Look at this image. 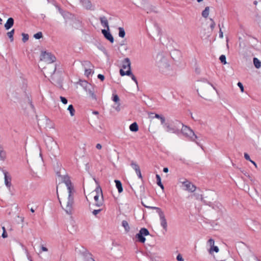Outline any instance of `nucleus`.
Returning a JSON list of instances; mask_svg holds the SVG:
<instances>
[{"instance_id":"nucleus-1","label":"nucleus","mask_w":261,"mask_h":261,"mask_svg":"<svg viewBox=\"0 0 261 261\" xmlns=\"http://www.w3.org/2000/svg\"><path fill=\"white\" fill-rule=\"evenodd\" d=\"M156 65L159 71L165 75L171 74V68L168 60L162 54H158L156 58Z\"/></svg>"},{"instance_id":"nucleus-2","label":"nucleus","mask_w":261,"mask_h":261,"mask_svg":"<svg viewBox=\"0 0 261 261\" xmlns=\"http://www.w3.org/2000/svg\"><path fill=\"white\" fill-rule=\"evenodd\" d=\"M175 124L180 125V126H182L181 132L184 136L189 138L190 140L195 142L198 145H199V143L196 141V139H197L198 137L195 134L192 129L176 120H175Z\"/></svg>"},{"instance_id":"nucleus-3","label":"nucleus","mask_w":261,"mask_h":261,"mask_svg":"<svg viewBox=\"0 0 261 261\" xmlns=\"http://www.w3.org/2000/svg\"><path fill=\"white\" fill-rule=\"evenodd\" d=\"M44 70L46 73L50 76L51 80L53 82L60 81L61 77V73L58 71L56 72V66L49 65L44 68Z\"/></svg>"},{"instance_id":"nucleus-4","label":"nucleus","mask_w":261,"mask_h":261,"mask_svg":"<svg viewBox=\"0 0 261 261\" xmlns=\"http://www.w3.org/2000/svg\"><path fill=\"white\" fill-rule=\"evenodd\" d=\"M95 192L96 193L94 196L95 205L100 207L103 205V194L102 189L99 185L96 188Z\"/></svg>"},{"instance_id":"nucleus-5","label":"nucleus","mask_w":261,"mask_h":261,"mask_svg":"<svg viewBox=\"0 0 261 261\" xmlns=\"http://www.w3.org/2000/svg\"><path fill=\"white\" fill-rule=\"evenodd\" d=\"M40 60L44 61L48 64L52 63L56 61V58L50 53L42 51L40 55Z\"/></svg>"},{"instance_id":"nucleus-6","label":"nucleus","mask_w":261,"mask_h":261,"mask_svg":"<svg viewBox=\"0 0 261 261\" xmlns=\"http://www.w3.org/2000/svg\"><path fill=\"white\" fill-rule=\"evenodd\" d=\"M68 201L67 202V204L66 206V208L64 209L66 213L68 214H71L72 210V205L74 203V198L73 196V194L74 193V190L73 191H68Z\"/></svg>"},{"instance_id":"nucleus-7","label":"nucleus","mask_w":261,"mask_h":261,"mask_svg":"<svg viewBox=\"0 0 261 261\" xmlns=\"http://www.w3.org/2000/svg\"><path fill=\"white\" fill-rule=\"evenodd\" d=\"M173 125H170L169 123L165 122L163 125L166 132L173 134H178L180 131V125L176 124L175 121L173 122Z\"/></svg>"},{"instance_id":"nucleus-8","label":"nucleus","mask_w":261,"mask_h":261,"mask_svg":"<svg viewBox=\"0 0 261 261\" xmlns=\"http://www.w3.org/2000/svg\"><path fill=\"white\" fill-rule=\"evenodd\" d=\"M148 235H149V231L146 228H142L139 230V233L136 234V238L137 239L138 242L144 243L146 241L145 237Z\"/></svg>"},{"instance_id":"nucleus-9","label":"nucleus","mask_w":261,"mask_h":261,"mask_svg":"<svg viewBox=\"0 0 261 261\" xmlns=\"http://www.w3.org/2000/svg\"><path fill=\"white\" fill-rule=\"evenodd\" d=\"M80 253L83 256L84 261H95L92 257V254L87 249L82 247Z\"/></svg>"},{"instance_id":"nucleus-10","label":"nucleus","mask_w":261,"mask_h":261,"mask_svg":"<svg viewBox=\"0 0 261 261\" xmlns=\"http://www.w3.org/2000/svg\"><path fill=\"white\" fill-rule=\"evenodd\" d=\"M45 142L47 148L50 151H51L54 148L57 147V144L54 141L53 138L47 137L45 139Z\"/></svg>"},{"instance_id":"nucleus-11","label":"nucleus","mask_w":261,"mask_h":261,"mask_svg":"<svg viewBox=\"0 0 261 261\" xmlns=\"http://www.w3.org/2000/svg\"><path fill=\"white\" fill-rule=\"evenodd\" d=\"M0 170H2L4 174L5 184L6 186L10 189L11 186L12 180L11 175L9 174V173L7 171L2 169L1 167Z\"/></svg>"},{"instance_id":"nucleus-12","label":"nucleus","mask_w":261,"mask_h":261,"mask_svg":"<svg viewBox=\"0 0 261 261\" xmlns=\"http://www.w3.org/2000/svg\"><path fill=\"white\" fill-rule=\"evenodd\" d=\"M182 184L184 185V186L186 187V190L188 191L191 192H193L196 190V187L195 185L192 184L191 182L189 181L186 180L185 181H183Z\"/></svg>"},{"instance_id":"nucleus-13","label":"nucleus","mask_w":261,"mask_h":261,"mask_svg":"<svg viewBox=\"0 0 261 261\" xmlns=\"http://www.w3.org/2000/svg\"><path fill=\"white\" fill-rule=\"evenodd\" d=\"M120 74L121 76L128 75L130 76L132 79L135 82L137 85H138V81L136 77L132 73L131 70H127L124 71L122 69L120 70Z\"/></svg>"},{"instance_id":"nucleus-14","label":"nucleus","mask_w":261,"mask_h":261,"mask_svg":"<svg viewBox=\"0 0 261 261\" xmlns=\"http://www.w3.org/2000/svg\"><path fill=\"white\" fill-rule=\"evenodd\" d=\"M80 2L82 6L86 10H94L90 0H80Z\"/></svg>"},{"instance_id":"nucleus-15","label":"nucleus","mask_w":261,"mask_h":261,"mask_svg":"<svg viewBox=\"0 0 261 261\" xmlns=\"http://www.w3.org/2000/svg\"><path fill=\"white\" fill-rule=\"evenodd\" d=\"M160 217V219L161 221V225L163 228V229L167 231V223L165 218V216L164 215V212L159 215Z\"/></svg>"},{"instance_id":"nucleus-16","label":"nucleus","mask_w":261,"mask_h":261,"mask_svg":"<svg viewBox=\"0 0 261 261\" xmlns=\"http://www.w3.org/2000/svg\"><path fill=\"white\" fill-rule=\"evenodd\" d=\"M102 34L103 35L105 38H106L107 40H108L110 42L113 43L114 42V38L112 34L110 33V31L108 30V29L105 30H101Z\"/></svg>"},{"instance_id":"nucleus-17","label":"nucleus","mask_w":261,"mask_h":261,"mask_svg":"<svg viewBox=\"0 0 261 261\" xmlns=\"http://www.w3.org/2000/svg\"><path fill=\"white\" fill-rule=\"evenodd\" d=\"M122 67L123 69L128 68V70H131L130 68V61L128 58H125L122 62Z\"/></svg>"},{"instance_id":"nucleus-18","label":"nucleus","mask_w":261,"mask_h":261,"mask_svg":"<svg viewBox=\"0 0 261 261\" xmlns=\"http://www.w3.org/2000/svg\"><path fill=\"white\" fill-rule=\"evenodd\" d=\"M64 182L67 187L68 191L74 190L73 186L72 185L71 181L68 177L64 178Z\"/></svg>"},{"instance_id":"nucleus-19","label":"nucleus","mask_w":261,"mask_h":261,"mask_svg":"<svg viewBox=\"0 0 261 261\" xmlns=\"http://www.w3.org/2000/svg\"><path fill=\"white\" fill-rule=\"evenodd\" d=\"M99 20L101 25L103 27L107 28V29H108V30L109 31V23L106 17L104 16L100 17Z\"/></svg>"},{"instance_id":"nucleus-20","label":"nucleus","mask_w":261,"mask_h":261,"mask_svg":"<svg viewBox=\"0 0 261 261\" xmlns=\"http://www.w3.org/2000/svg\"><path fill=\"white\" fill-rule=\"evenodd\" d=\"M14 24V19L12 17L8 19L6 23L5 24V28L7 30H9Z\"/></svg>"},{"instance_id":"nucleus-21","label":"nucleus","mask_w":261,"mask_h":261,"mask_svg":"<svg viewBox=\"0 0 261 261\" xmlns=\"http://www.w3.org/2000/svg\"><path fill=\"white\" fill-rule=\"evenodd\" d=\"M151 115H154V116H151L152 118H155L159 119L161 121V124H164L165 122V118L162 115H159L158 114H154L153 113H151Z\"/></svg>"},{"instance_id":"nucleus-22","label":"nucleus","mask_w":261,"mask_h":261,"mask_svg":"<svg viewBox=\"0 0 261 261\" xmlns=\"http://www.w3.org/2000/svg\"><path fill=\"white\" fill-rule=\"evenodd\" d=\"M6 158V152L4 150L3 147L0 144V160L4 161Z\"/></svg>"},{"instance_id":"nucleus-23","label":"nucleus","mask_w":261,"mask_h":261,"mask_svg":"<svg viewBox=\"0 0 261 261\" xmlns=\"http://www.w3.org/2000/svg\"><path fill=\"white\" fill-rule=\"evenodd\" d=\"M115 182L116 184V187L118 189V192L119 193H121L123 191V188L121 181L119 180L116 179L115 180Z\"/></svg>"},{"instance_id":"nucleus-24","label":"nucleus","mask_w":261,"mask_h":261,"mask_svg":"<svg viewBox=\"0 0 261 261\" xmlns=\"http://www.w3.org/2000/svg\"><path fill=\"white\" fill-rule=\"evenodd\" d=\"M129 129L133 132H136L138 130L139 127L136 122H134L129 125Z\"/></svg>"},{"instance_id":"nucleus-25","label":"nucleus","mask_w":261,"mask_h":261,"mask_svg":"<svg viewBox=\"0 0 261 261\" xmlns=\"http://www.w3.org/2000/svg\"><path fill=\"white\" fill-rule=\"evenodd\" d=\"M210 12V8L209 7H206L204 10L202 12V16L204 18H206L208 17Z\"/></svg>"},{"instance_id":"nucleus-26","label":"nucleus","mask_w":261,"mask_h":261,"mask_svg":"<svg viewBox=\"0 0 261 261\" xmlns=\"http://www.w3.org/2000/svg\"><path fill=\"white\" fill-rule=\"evenodd\" d=\"M253 64L256 68H259L261 66V62L256 58H253Z\"/></svg>"},{"instance_id":"nucleus-27","label":"nucleus","mask_w":261,"mask_h":261,"mask_svg":"<svg viewBox=\"0 0 261 261\" xmlns=\"http://www.w3.org/2000/svg\"><path fill=\"white\" fill-rule=\"evenodd\" d=\"M156 184L160 186L162 189H164V186L161 182V178L159 174H156Z\"/></svg>"},{"instance_id":"nucleus-28","label":"nucleus","mask_w":261,"mask_h":261,"mask_svg":"<svg viewBox=\"0 0 261 261\" xmlns=\"http://www.w3.org/2000/svg\"><path fill=\"white\" fill-rule=\"evenodd\" d=\"M79 84L80 85H81L83 87H84L86 90L88 88L89 86L90 85L88 84V83L86 81H82L80 80L79 81Z\"/></svg>"},{"instance_id":"nucleus-29","label":"nucleus","mask_w":261,"mask_h":261,"mask_svg":"<svg viewBox=\"0 0 261 261\" xmlns=\"http://www.w3.org/2000/svg\"><path fill=\"white\" fill-rule=\"evenodd\" d=\"M130 166L135 170V171H138V170H139V169H140L139 166L133 161H131Z\"/></svg>"},{"instance_id":"nucleus-30","label":"nucleus","mask_w":261,"mask_h":261,"mask_svg":"<svg viewBox=\"0 0 261 261\" xmlns=\"http://www.w3.org/2000/svg\"><path fill=\"white\" fill-rule=\"evenodd\" d=\"M14 29L12 30L11 31L7 33V36L9 38L10 41L13 42L14 40L13 35L14 34Z\"/></svg>"},{"instance_id":"nucleus-31","label":"nucleus","mask_w":261,"mask_h":261,"mask_svg":"<svg viewBox=\"0 0 261 261\" xmlns=\"http://www.w3.org/2000/svg\"><path fill=\"white\" fill-rule=\"evenodd\" d=\"M122 225L124 228L125 230L126 231H128L129 230V226L128 222L126 220H123L122 222Z\"/></svg>"},{"instance_id":"nucleus-32","label":"nucleus","mask_w":261,"mask_h":261,"mask_svg":"<svg viewBox=\"0 0 261 261\" xmlns=\"http://www.w3.org/2000/svg\"><path fill=\"white\" fill-rule=\"evenodd\" d=\"M119 36L121 38H124L125 35V32L123 28L119 27Z\"/></svg>"},{"instance_id":"nucleus-33","label":"nucleus","mask_w":261,"mask_h":261,"mask_svg":"<svg viewBox=\"0 0 261 261\" xmlns=\"http://www.w3.org/2000/svg\"><path fill=\"white\" fill-rule=\"evenodd\" d=\"M145 206L147 207V208L152 209V210H155L156 212L158 213V214L159 215H160L161 213H163L162 210L160 207H155V206Z\"/></svg>"},{"instance_id":"nucleus-34","label":"nucleus","mask_w":261,"mask_h":261,"mask_svg":"<svg viewBox=\"0 0 261 261\" xmlns=\"http://www.w3.org/2000/svg\"><path fill=\"white\" fill-rule=\"evenodd\" d=\"M219 249L217 246H213L210 248L208 252L210 254H212L213 252H218Z\"/></svg>"},{"instance_id":"nucleus-35","label":"nucleus","mask_w":261,"mask_h":261,"mask_svg":"<svg viewBox=\"0 0 261 261\" xmlns=\"http://www.w3.org/2000/svg\"><path fill=\"white\" fill-rule=\"evenodd\" d=\"M67 110L69 111L70 115L71 116L74 115L75 110L73 108V106L72 105H70L68 106Z\"/></svg>"},{"instance_id":"nucleus-36","label":"nucleus","mask_w":261,"mask_h":261,"mask_svg":"<svg viewBox=\"0 0 261 261\" xmlns=\"http://www.w3.org/2000/svg\"><path fill=\"white\" fill-rule=\"evenodd\" d=\"M57 8H58V11L59 12H60V13L63 16V17H65V16H66V14H69L68 12H65L60 7H58V6H57Z\"/></svg>"},{"instance_id":"nucleus-37","label":"nucleus","mask_w":261,"mask_h":261,"mask_svg":"<svg viewBox=\"0 0 261 261\" xmlns=\"http://www.w3.org/2000/svg\"><path fill=\"white\" fill-rule=\"evenodd\" d=\"M22 40L23 42H25L26 41H27L29 40V36L28 34H25V33H22Z\"/></svg>"},{"instance_id":"nucleus-38","label":"nucleus","mask_w":261,"mask_h":261,"mask_svg":"<svg viewBox=\"0 0 261 261\" xmlns=\"http://www.w3.org/2000/svg\"><path fill=\"white\" fill-rule=\"evenodd\" d=\"M88 93H89V94L90 95V96L94 99H96V95L95 94H94V92L91 89H89L88 90Z\"/></svg>"},{"instance_id":"nucleus-39","label":"nucleus","mask_w":261,"mask_h":261,"mask_svg":"<svg viewBox=\"0 0 261 261\" xmlns=\"http://www.w3.org/2000/svg\"><path fill=\"white\" fill-rule=\"evenodd\" d=\"M42 33L41 32H38L37 33L34 34V37L37 39H39L42 37Z\"/></svg>"},{"instance_id":"nucleus-40","label":"nucleus","mask_w":261,"mask_h":261,"mask_svg":"<svg viewBox=\"0 0 261 261\" xmlns=\"http://www.w3.org/2000/svg\"><path fill=\"white\" fill-rule=\"evenodd\" d=\"M219 60L224 64H225L226 63V57L225 55H222L221 56H220Z\"/></svg>"},{"instance_id":"nucleus-41","label":"nucleus","mask_w":261,"mask_h":261,"mask_svg":"<svg viewBox=\"0 0 261 261\" xmlns=\"http://www.w3.org/2000/svg\"><path fill=\"white\" fill-rule=\"evenodd\" d=\"M92 73V69L90 68L86 69L85 68V75L88 77L89 75H90Z\"/></svg>"},{"instance_id":"nucleus-42","label":"nucleus","mask_w":261,"mask_h":261,"mask_svg":"<svg viewBox=\"0 0 261 261\" xmlns=\"http://www.w3.org/2000/svg\"><path fill=\"white\" fill-rule=\"evenodd\" d=\"M113 100L116 103H118L119 101V96L115 94L113 95Z\"/></svg>"},{"instance_id":"nucleus-43","label":"nucleus","mask_w":261,"mask_h":261,"mask_svg":"<svg viewBox=\"0 0 261 261\" xmlns=\"http://www.w3.org/2000/svg\"><path fill=\"white\" fill-rule=\"evenodd\" d=\"M207 244L211 247L214 246L215 241L213 239H210L207 241Z\"/></svg>"},{"instance_id":"nucleus-44","label":"nucleus","mask_w":261,"mask_h":261,"mask_svg":"<svg viewBox=\"0 0 261 261\" xmlns=\"http://www.w3.org/2000/svg\"><path fill=\"white\" fill-rule=\"evenodd\" d=\"M210 20L211 21V24H210V28L213 30L215 27L216 23H215L214 20L212 18H210Z\"/></svg>"},{"instance_id":"nucleus-45","label":"nucleus","mask_w":261,"mask_h":261,"mask_svg":"<svg viewBox=\"0 0 261 261\" xmlns=\"http://www.w3.org/2000/svg\"><path fill=\"white\" fill-rule=\"evenodd\" d=\"M83 65L85 66H86V67H90L92 66L91 63L89 61H84V63H83Z\"/></svg>"},{"instance_id":"nucleus-46","label":"nucleus","mask_w":261,"mask_h":261,"mask_svg":"<svg viewBox=\"0 0 261 261\" xmlns=\"http://www.w3.org/2000/svg\"><path fill=\"white\" fill-rule=\"evenodd\" d=\"M60 99L63 103H64V104L67 103L68 101H67V99L65 97H63V96H60Z\"/></svg>"},{"instance_id":"nucleus-47","label":"nucleus","mask_w":261,"mask_h":261,"mask_svg":"<svg viewBox=\"0 0 261 261\" xmlns=\"http://www.w3.org/2000/svg\"><path fill=\"white\" fill-rule=\"evenodd\" d=\"M136 173L137 175H138V177L142 179V174H141V172L140 169H139V170H138V171H136Z\"/></svg>"},{"instance_id":"nucleus-48","label":"nucleus","mask_w":261,"mask_h":261,"mask_svg":"<svg viewBox=\"0 0 261 261\" xmlns=\"http://www.w3.org/2000/svg\"><path fill=\"white\" fill-rule=\"evenodd\" d=\"M176 259L178 261H184V258L182 257V255L180 254H178L176 257Z\"/></svg>"},{"instance_id":"nucleus-49","label":"nucleus","mask_w":261,"mask_h":261,"mask_svg":"<svg viewBox=\"0 0 261 261\" xmlns=\"http://www.w3.org/2000/svg\"><path fill=\"white\" fill-rule=\"evenodd\" d=\"M244 158L247 161H249L250 162L251 161L249 154L247 153H244Z\"/></svg>"},{"instance_id":"nucleus-50","label":"nucleus","mask_w":261,"mask_h":261,"mask_svg":"<svg viewBox=\"0 0 261 261\" xmlns=\"http://www.w3.org/2000/svg\"><path fill=\"white\" fill-rule=\"evenodd\" d=\"M97 77L101 81H103L105 80V76L101 74H98Z\"/></svg>"},{"instance_id":"nucleus-51","label":"nucleus","mask_w":261,"mask_h":261,"mask_svg":"<svg viewBox=\"0 0 261 261\" xmlns=\"http://www.w3.org/2000/svg\"><path fill=\"white\" fill-rule=\"evenodd\" d=\"M238 86L240 87V88L241 90V92H243L244 91V87H243V84L241 82H239L238 83Z\"/></svg>"},{"instance_id":"nucleus-52","label":"nucleus","mask_w":261,"mask_h":261,"mask_svg":"<svg viewBox=\"0 0 261 261\" xmlns=\"http://www.w3.org/2000/svg\"><path fill=\"white\" fill-rule=\"evenodd\" d=\"M101 211V209H99V210H94L93 212H92V214L96 216L97 214H98L100 211Z\"/></svg>"},{"instance_id":"nucleus-53","label":"nucleus","mask_w":261,"mask_h":261,"mask_svg":"<svg viewBox=\"0 0 261 261\" xmlns=\"http://www.w3.org/2000/svg\"><path fill=\"white\" fill-rule=\"evenodd\" d=\"M219 28H220V24H219ZM219 33V37L221 38H222L223 37V33L221 28H220Z\"/></svg>"},{"instance_id":"nucleus-54","label":"nucleus","mask_w":261,"mask_h":261,"mask_svg":"<svg viewBox=\"0 0 261 261\" xmlns=\"http://www.w3.org/2000/svg\"><path fill=\"white\" fill-rule=\"evenodd\" d=\"M208 205H209L210 206H212L213 208L214 209H216V207L218 208H219V206L218 205H216L215 206L214 205V204H213L212 203H211V202H209V203L207 204Z\"/></svg>"},{"instance_id":"nucleus-55","label":"nucleus","mask_w":261,"mask_h":261,"mask_svg":"<svg viewBox=\"0 0 261 261\" xmlns=\"http://www.w3.org/2000/svg\"><path fill=\"white\" fill-rule=\"evenodd\" d=\"M2 236L3 238H6L8 237L7 233L6 230H4V231L3 232Z\"/></svg>"},{"instance_id":"nucleus-56","label":"nucleus","mask_w":261,"mask_h":261,"mask_svg":"<svg viewBox=\"0 0 261 261\" xmlns=\"http://www.w3.org/2000/svg\"><path fill=\"white\" fill-rule=\"evenodd\" d=\"M41 250L42 251H45V252H46L48 251V249L46 247L43 246V245H42L41 246Z\"/></svg>"},{"instance_id":"nucleus-57","label":"nucleus","mask_w":261,"mask_h":261,"mask_svg":"<svg viewBox=\"0 0 261 261\" xmlns=\"http://www.w3.org/2000/svg\"><path fill=\"white\" fill-rule=\"evenodd\" d=\"M120 103H118L117 106L116 107H114L113 108L117 111H119L120 110Z\"/></svg>"},{"instance_id":"nucleus-58","label":"nucleus","mask_w":261,"mask_h":261,"mask_svg":"<svg viewBox=\"0 0 261 261\" xmlns=\"http://www.w3.org/2000/svg\"><path fill=\"white\" fill-rule=\"evenodd\" d=\"M96 148L98 149H100L102 148V146L100 144L98 143L96 145Z\"/></svg>"},{"instance_id":"nucleus-59","label":"nucleus","mask_w":261,"mask_h":261,"mask_svg":"<svg viewBox=\"0 0 261 261\" xmlns=\"http://www.w3.org/2000/svg\"><path fill=\"white\" fill-rule=\"evenodd\" d=\"M169 170L168 168L167 167H165L163 169V172L165 173H167L168 172Z\"/></svg>"},{"instance_id":"nucleus-60","label":"nucleus","mask_w":261,"mask_h":261,"mask_svg":"<svg viewBox=\"0 0 261 261\" xmlns=\"http://www.w3.org/2000/svg\"><path fill=\"white\" fill-rule=\"evenodd\" d=\"M155 27L156 28V29L158 30L159 33L160 32V28L159 27L158 25L157 24H155Z\"/></svg>"},{"instance_id":"nucleus-61","label":"nucleus","mask_w":261,"mask_h":261,"mask_svg":"<svg viewBox=\"0 0 261 261\" xmlns=\"http://www.w3.org/2000/svg\"><path fill=\"white\" fill-rule=\"evenodd\" d=\"M250 162H251V163H252V164L255 166V167L256 168L257 167V165H256V164L255 163V162H254L253 161L251 160V161H250Z\"/></svg>"},{"instance_id":"nucleus-62","label":"nucleus","mask_w":261,"mask_h":261,"mask_svg":"<svg viewBox=\"0 0 261 261\" xmlns=\"http://www.w3.org/2000/svg\"><path fill=\"white\" fill-rule=\"evenodd\" d=\"M18 218H20L21 219V221L22 222H23V220H24V218L23 217H19V216H18Z\"/></svg>"},{"instance_id":"nucleus-63","label":"nucleus","mask_w":261,"mask_h":261,"mask_svg":"<svg viewBox=\"0 0 261 261\" xmlns=\"http://www.w3.org/2000/svg\"><path fill=\"white\" fill-rule=\"evenodd\" d=\"M92 113L93 114H95V115H98V112L94 111H93Z\"/></svg>"},{"instance_id":"nucleus-64","label":"nucleus","mask_w":261,"mask_h":261,"mask_svg":"<svg viewBox=\"0 0 261 261\" xmlns=\"http://www.w3.org/2000/svg\"><path fill=\"white\" fill-rule=\"evenodd\" d=\"M253 4L254 5H256L257 4V2L256 1H254L253 2Z\"/></svg>"}]
</instances>
